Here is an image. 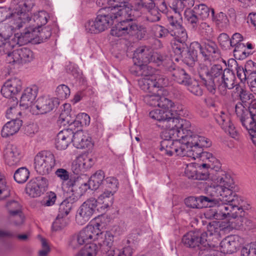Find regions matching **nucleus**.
<instances>
[{"mask_svg":"<svg viewBox=\"0 0 256 256\" xmlns=\"http://www.w3.org/2000/svg\"><path fill=\"white\" fill-rule=\"evenodd\" d=\"M56 199V194L50 192L46 193V196L41 200L40 203L42 206H50L54 205Z\"/></svg>","mask_w":256,"mask_h":256,"instance_id":"59","label":"nucleus"},{"mask_svg":"<svg viewBox=\"0 0 256 256\" xmlns=\"http://www.w3.org/2000/svg\"><path fill=\"white\" fill-rule=\"evenodd\" d=\"M166 134H168V136L170 138L164 139L161 142L160 150L168 156H172L176 154V156H184V148L186 147V145L182 142V138H173V136L168 134V131Z\"/></svg>","mask_w":256,"mask_h":256,"instance_id":"10","label":"nucleus"},{"mask_svg":"<svg viewBox=\"0 0 256 256\" xmlns=\"http://www.w3.org/2000/svg\"><path fill=\"white\" fill-rule=\"evenodd\" d=\"M132 10L124 4H116L100 10L95 20L102 32L116 20L118 22L110 30L112 36L120 37L127 34H133L138 30V26L132 18Z\"/></svg>","mask_w":256,"mask_h":256,"instance_id":"1","label":"nucleus"},{"mask_svg":"<svg viewBox=\"0 0 256 256\" xmlns=\"http://www.w3.org/2000/svg\"><path fill=\"white\" fill-rule=\"evenodd\" d=\"M216 180L218 184H222V197L218 198V200L228 202V200H232V199L234 200L236 198L238 200V203L244 204L243 200L232 192V189L233 188V180L229 174H218L216 176Z\"/></svg>","mask_w":256,"mask_h":256,"instance_id":"11","label":"nucleus"},{"mask_svg":"<svg viewBox=\"0 0 256 256\" xmlns=\"http://www.w3.org/2000/svg\"><path fill=\"white\" fill-rule=\"evenodd\" d=\"M72 208V202L70 198L64 200L60 205L58 214L68 216Z\"/></svg>","mask_w":256,"mask_h":256,"instance_id":"51","label":"nucleus"},{"mask_svg":"<svg viewBox=\"0 0 256 256\" xmlns=\"http://www.w3.org/2000/svg\"><path fill=\"white\" fill-rule=\"evenodd\" d=\"M74 146L77 148H90L93 146L94 143L89 134L81 130H76L72 135Z\"/></svg>","mask_w":256,"mask_h":256,"instance_id":"26","label":"nucleus"},{"mask_svg":"<svg viewBox=\"0 0 256 256\" xmlns=\"http://www.w3.org/2000/svg\"><path fill=\"white\" fill-rule=\"evenodd\" d=\"M152 30L154 36L158 38H164L167 36L168 34H170V28H166L160 25H154Z\"/></svg>","mask_w":256,"mask_h":256,"instance_id":"53","label":"nucleus"},{"mask_svg":"<svg viewBox=\"0 0 256 256\" xmlns=\"http://www.w3.org/2000/svg\"><path fill=\"white\" fill-rule=\"evenodd\" d=\"M190 128H182L180 131H177L174 136L182 138V142L186 145V147L184 148V156L192 157L194 159L200 158L202 160L206 159L210 163L216 162V158L212 153L203 152L202 148H208L211 146L210 140L204 136L194 134L190 130Z\"/></svg>","mask_w":256,"mask_h":256,"instance_id":"2","label":"nucleus"},{"mask_svg":"<svg viewBox=\"0 0 256 256\" xmlns=\"http://www.w3.org/2000/svg\"><path fill=\"white\" fill-rule=\"evenodd\" d=\"M34 168L38 173L44 175L49 174L56 164V159L50 151L39 152L34 158Z\"/></svg>","mask_w":256,"mask_h":256,"instance_id":"9","label":"nucleus"},{"mask_svg":"<svg viewBox=\"0 0 256 256\" xmlns=\"http://www.w3.org/2000/svg\"><path fill=\"white\" fill-rule=\"evenodd\" d=\"M250 118H246V119L242 120V126L248 132L250 136V139L252 140L254 144L256 146V126L254 128H250L248 123V120Z\"/></svg>","mask_w":256,"mask_h":256,"instance_id":"60","label":"nucleus"},{"mask_svg":"<svg viewBox=\"0 0 256 256\" xmlns=\"http://www.w3.org/2000/svg\"><path fill=\"white\" fill-rule=\"evenodd\" d=\"M170 34L174 38L171 43L174 52L177 55L181 54L188 48L186 44L188 39L186 30L181 25L176 28H170Z\"/></svg>","mask_w":256,"mask_h":256,"instance_id":"14","label":"nucleus"},{"mask_svg":"<svg viewBox=\"0 0 256 256\" xmlns=\"http://www.w3.org/2000/svg\"><path fill=\"white\" fill-rule=\"evenodd\" d=\"M200 48V47L199 42H192L187 52L183 57L184 63L190 68L194 67L197 60L198 48Z\"/></svg>","mask_w":256,"mask_h":256,"instance_id":"35","label":"nucleus"},{"mask_svg":"<svg viewBox=\"0 0 256 256\" xmlns=\"http://www.w3.org/2000/svg\"><path fill=\"white\" fill-rule=\"evenodd\" d=\"M37 96V90L31 88H26L20 98V106L28 107L32 106Z\"/></svg>","mask_w":256,"mask_h":256,"instance_id":"40","label":"nucleus"},{"mask_svg":"<svg viewBox=\"0 0 256 256\" xmlns=\"http://www.w3.org/2000/svg\"><path fill=\"white\" fill-rule=\"evenodd\" d=\"M195 12L202 19L208 18L210 15L211 8H210L205 4H200L194 8Z\"/></svg>","mask_w":256,"mask_h":256,"instance_id":"52","label":"nucleus"},{"mask_svg":"<svg viewBox=\"0 0 256 256\" xmlns=\"http://www.w3.org/2000/svg\"><path fill=\"white\" fill-rule=\"evenodd\" d=\"M208 246L206 245L203 248L200 247L198 256H218V252L210 248L209 244Z\"/></svg>","mask_w":256,"mask_h":256,"instance_id":"64","label":"nucleus"},{"mask_svg":"<svg viewBox=\"0 0 256 256\" xmlns=\"http://www.w3.org/2000/svg\"><path fill=\"white\" fill-rule=\"evenodd\" d=\"M22 120L15 118L7 122L3 126L1 134L3 138H8L16 133L22 126Z\"/></svg>","mask_w":256,"mask_h":256,"instance_id":"37","label":"nucleus"},{"mask_svg":"<svg viewBox=\"0 0 256 256\" xmlns=\"http://www.w3.org/2000/svg\"><path fill=\"white\" fill-rule=\"evenodd\" d=\"M198 16L194 10H188L184 12L185 18L192 25L193 28L196 29L198 26L199 21Z\"/></svg>","mask_w":256,"mask_h":256,"instance_id":"49","label":"nucleus"},{"mask_svg":"<svg viewBox=\"0 0 256 256\" xmlns=\"http://www.w3.org/2000/svg\"><path fill=\"white\" fill-rule=\"evenodd\" d=\"M132 60L134 66L152 62L158 66L163 65L166 62L172 64V60L164 55L154 51L148 46H142L138 48L134 54Z\"/></svg>","mask_w":256,"mask_h":256,"instance_id":"6","label":"nucleus"},{"mask_svg":"<svg viewBox=\"0 0 256 256\" xmlns=\"http://www.w3.org/2000/svg\"><path fill=\"white\" fill-rule=\"evenodd\" d=\"M225 72L220 64L213 65L210 70L206 72V77L201 75L200 76L207 90L212 94H214L216 90V84L220 82L221 77Z\"/></svg>","mask_w":256,"mask_h":256,"instance_id":"13","label":"nucleus"},{"mask_svg":"<svg viewBox=\"0 0 256 256\" xmlns=\"http://www.w3.org/2000/svg\"><path fill=\"white\" fill-rule=\"evenodd\" d=\"M98 247L95 243H90L86 244L84 248L80 250L76 256H96Z\"/></svg>","mask_w":256,"mask_h":256,"instance_id":"42","label":"nucleus"},{"mask_svg":"<svg viewBox=\"0 0 256 256\" xmlns=\"http://www.w3.org/2000/svg\"><path fill=\"white\" fill-rule=\"evenodd\" d=\"M104 172L102 170H97L93 175H92L88 181V184L84 183V186L85 190L88 188L92 190H97L100 186L103 183L104 178Z\"/></svg>","mask_w":256,"mask_h":256,"instance_id":"38","label":"nucleus"},{"mask_svg":"<svg viewBox=\"0 0 256 256\" xmlns=\"http://www.w3.org/2000/svg\"><path fill=\"white\" fill-rule=\"evenodd\" d=\"M20 36L18 34H15L14 38L8 40L10 36V32H7L6 30H2L0 32V54L8 55L10 51L14 46V44H18L17 43V37Z\"/></svg>","mask_w":256,"mask_h":256,"instance_id":"28","label":"nucleus"},{"mask_svg":"<svg viewBox=\"0 0 256 256\" xmlns=\"http://www.w3.org/2000/svg\"><path fill=\"white\" fill-rule=\"evenodd\" d=\"M10 218L16 225H20L24 221V215L22 210V205L16 200H8L4 206Z\"/></svg>","mask_w":256,"mask_h":256,"instance_id":"20","label":"nucleus"},{"mask_svg":"<svg viewBox=\"0 0 256 256\" xmlns=\"http://www.w3.org/2000/svg\"><path fill=\"white\" fill-rule=\"evenodd\" d=\"M34 6L31 0H15L13 2L12 12L6 16V18L12 19L13 28L19 30L30 22V13Z\"/></svg>","mask_w":256,"mask_h":256,"instance_id":"5","label":"nucleus"},{"mask_svg":"<svg viewBox=\"0 0 256 256\" xmlns=\"http://www.w3.org/2000/svg\"><path fill=\"white\" fill-rule=\"evenodd\" d=\"M70 222L67 216H60L58 214L56 220L52 224V229L56 231L60 230L68 225Z\"/></svg>","mask_w":256,"mask_h":256,"instance_id":"46","label":"nucleus"},{"mask_svg":"<svg viewBox=\"0 0 256 256\" xmlns=\"http://www.w3.org/2000/svg\"><path fill=\"white\" fill-rule=\"evenodd\" d=\"M52 34L49 28H26L24 31L17 37V43L19 46L29 42L40 44L49 38Z\"/></svg>","mask_w":256,"mask_h":256,"instance_id":"7","label":"nucleus"},{"mask_svg":"<svg viewBox=\"0 0 256 256\" xmlns=\"http://www.w3.org/2000/svg\"><path fill=\"white\" fill-rule=\"evenodd\" d=\"M86 30L90 34H98L102 32L96 20H90L85 24Z\"/></svg>","mask_w":256,"mask_h":256,"instance_id":"61","label":"nucleus"},{"mask_svg":"<svg viewBox=\"0 0 256 256\" xmlns=\"http://www.w3.org/2000/svg\"><path fill=\"white\" fill-rule=\"evenodd\" d=\"M211 14L213 20L218 27H225L228 24V20L227 16L224 12H220L215 16L214 9L211 8Z\"/></svg>","mask_w":256,"mask_h":256,"instance_id":"44","label":"nucleus"},{"mask_svg":"<svg viewBox=\"0 0 256 256\" xmlns=\"http://www.w3.org/2000/svg\"><path fill=\"white\" fill-rule=\"evenodd\" d=\"M34 58L33 52L28 48H22L10 51L6 56V61L8 64H20L30 62Z\"/></svg>","mask_w":256,"mask_h":256,"instance_id":"18","label":"nucleus"},{"mask_svg":"<svg viewBox=\"0 0 256 256\" xmlns=\"http://www.w3.org/2000/svg\"><path fill=\"white\" fill-rule=\"evenodd\" d=\"M6 164L12 166L17 164L20 160V152L16 146L8 145L4 152Z\"/></svg>","mask_w":256,"mask_h":256,"instance_id":"34","label":"nucleus"},{"mask_svg":"<svg viewBox=\"0 0 256 256\" xmlns=\"http://www.w3.org/2000/svg\"><path fill=\"white\" fill-rule=\"evenodd\" d=\"M48 14L44 10L39 11L34 14L32 19L36 26L34 27L41 28L42 26L45 25L48 22Z\"/></svg>","mask_w":256,"mask_h":256,"instance_id":"45","label":"nucleus"},{"mask_svg":"<svg viewBox=\"0 0 256 256\" xmlns=\"http://www.w3.org/2000/svg\"><path fill=\"white\" fill-rule=\"evenodd\" d=\"M212 201L210 202V206L208 207H212L210 210L212 216L216 220H224L226 218H232L230 221L232 227L234 228H238L242 224L241 223L242 218L238 217L237 214L238 210H242L244 204L238 203V200L232 199L228 200V202H222L214 198H210Z\"/></svg>","mask_w":256,"mask_h":256,"instance_id":"3","label":"nucleus"},{"mask_svg":"<svg viewBox=\"0 0 256 256\" xmlns=\"http://www.w3.org/2000/svg\"><path fill=\"white\" fill-rule=\"evenodd\" d=\"M162 66L166 70L172 72V75L173 76V79L178 83L186 86V84H188L189 81L191 80L190 76L186 71L182 68H176V66L172 62V64L164 62Z\"/></svg>","mask_w":256,"mask_h":256,"instance_id":"25","label":"nucleus"},{"mask_svg":"<svg viewBox=\"0 0 256 256\" xmlns=\"http://www.w3.org/2000/svg\"><path fill=\"white\" fill-rule=\"evenodd\" d=\"M90 118L86 113H80L76 117V121L74 124L76 126V130H80L82 126H86L90 124Z\"/></svg>","mask_w":256,"mask_h":256,"instance_id":"47","label":"nucleus"},{"mask_svg":"<svg viewBox=\"0 0 256 256\" xmlns=\"http://www.w3.org/2000/svg\"><path fill=\"white\" fill-rule=\"evenodd\" d=\"M130 72L136 76H142L144 78L156 76L154 75L155 72V68L148 66L147 64L137 66H132L130 68Z\"/></svg>","mask_w":256,"mask_h":256,"instance_id":"39","label":"nucleus"},{"mask_svg":"<svg viewBox=\"0 0 256 256\" xmlns=\"http://www.w3.org/2000/svg\"><path fill=\"white\" fill-rule=\"evenodd\" d=\"M70 89L65 84H60L56 88V94L58 98L62 100L67 98L70 94Z\"/></svg>","mask_w":256,"mask_h":256,"instance_id":"55","label":"nucleus"},{"mask_svg":"<svg viewBox=\"0 0 256 256\" xmlns=\"http://www.w3.org/2000/svg\"><path fill=\"white\" fill-rule=\"evenodd\" d=\"M96 240L100 248L104 252H107L106 256L108 254L109 251L114 250H111V247L114 242V235H112L108 230L102 232L100 228V232L96 236Z\"/></svg>","mask_w":256,"mask_h":256,"instance_id":"31","label":"nucleus"},{"mask_svg":"<svg viewBox=\"0 0 256 256\" xmlns=\"http://www.w3.org/2000/svg\"><path fill=\"white\" fill-rule=\"evenodd\" d=\"M236 90L238 93L239 96L242 102H238L235 106V112L242 125L243 118L252 117L250 111L251 108L254 104H256V100H254V95L242 88L240 85L236 86Z\"/></svg>","mask_w":256,"mask_h":256,"instance_id":"8","label":"nucleus"},{"mask_svg":"<svg viewBox=\"0 0 256 256\" xmlns=\"http://www.w3.org/2000/svg\"><path fill=\"white\" fill-rule=\"evenodd\" d=\"M198 50L205 60L210 61L218 60L221 56L220 51L216 44L211 40H206Z\"/></svg>","mask_w":256,"mask_h":256,"instance_id":"21","label":"nucleus"},{"mask_svg":"<svg viewBox=\"0 0 256 256\" xmlns=\"http://www.w3.org/2000/svg\"><path fill=\"white\" fill-rule=\"evenodd\" d=\"M234 55L238 56L240 58L244 59L248 56L250 53L246 52V48L244 44H238L234 46Z\"/></svg>","mask_w":256,"mask_h":256,"instance_id":"58","label":"nucleus"},{"mask_svg":"<svg viewBox=\"0 0 256 256\" xmlns=\"http://www.w3.org/2000/svg\"><path fill=\"white\" fill-rule=\"evenodd\" d=\"M188 86V90L192 94L196 96H201L202 94L203 91L197 81H189L188 84H186Z\"/></svg>","mask_w":256,"mask_h":256,"instance_id":"56","label":"nucleus"},{"mask_svg":"<svg viewBox=\"0 0 256 256\" xmlns=\"http://www.w3.org/2000/svg\"><path fill=\"white\" fill-rule=\"evenodd\" d=\"M132 248L128 246L124 248L122 252L118 250L109 251L108 254L107 256H132Z\"/></svg>","mask_w":256,"mask_h":256,"instance_id":"63","label":"nucleus"},{"mask_svg":"<svg viewBox=\"0 0 256 256\" xmlns=\"http://www.w3.org/2000/svg\"><path fill=\"white\" fill-rule=\"evenodd\" d=\"M214 118L217 123L226 133L232 138H238V133L232 122L228 114L221 111L220 113L215 114Z\"/></svg>","mask_w":256,"mask_h":256,"instance_id":"22","label":"nucleus"},{"mask_svg":"<svg viewBox=\"0 0 256 256\" xmlns=\"http://www.w3.org/2000/svg\"><path fill=\"white\" fill-rule=\"evenodd\" d=\"M73 134L74 132L68 130H63L59 132L56 138V148L60 150L66 149L72 142Z\"/></svg>","mask_w":256,"mask_h":256,"instance_id":"36","label":"nucleus"},{"mask_svg":"<svg viewBox=\"0 0 256 256\" xmlns=\"http://www.w3.org/2000/svg\"><path fill=\"white\" fill-rule=\"evenodd\" d=\"M22 88V82L18 78L8 80L1 88V93L6 98H12Z\"/></svg>","mask_w":256,"mask_h":256,"instance_id":"27","label":"nucleus"},{"mask_svg":"<svg viewBox=\"0 0 256 256\" xmlns=\"http://www.w3.org/2000/svg\"><path fill=\"white\" fill-rule=\"evenodd\" d=\"M158 92H151L152 94H146L144 96V101L148 105L151 106H156L160 100V95Z\"/></svg>","mask_w":256,"mask_h":256,"instance_id":"48","label":"nucleus"},{"mask_svg":"<svg viewBox=\"0 0 256 256\" xmlns=\"http://www.w3.org/2000/svg\"><path fill=\"white\" fill-rule=\"evenodd\" d=\"M118 180L113 176L106 178L102 184L104 188V192L100 194L98 200L103 204V206L108 208L113 203V195L117 191L118 187Z\"/></svg>","mask_w":256,"mask_h":256,"instance_id":"12","label":"nucleus"},{"mask_svg":"<svg viewBox=\"0 0 256 256\" xmlns=\"http://www.w3.org/2000/svg\"><path fill=\"white\" fill-rule=\"evenodd\" d=\"M210 198L206 196H190L184 200V204L188 208H207L212 201Z\"/></svg>","mask_w":256,"mask_h":256,"instance_id":"33","label":"nucleus"},{"mask_svg":"<svg viewBox=\"0 0 256 256\" xmlns=\"http://www.w3.org/2000/svg\"><path fill=\"white\" fill-rule=\"evenodd\" d=\"M57 104L56 100L42 96L38 98L32 106L37 109L38 114H42L52 110Z\"/></svg>","mask_w":256,"mask_h":256,"instance_id":"30","label":"nucleus"},{"mask_svg":"<svg viewBox=\"0 0 256 256\" xmlns=\"http://www.w3.org/2000/svg\"><path fill=\"white\" fill-rule=\"evenodd\" d=\"M244 242V240L238 235H230L223 239L220 243V250L224 254H230Z\"/></svg>","mask_w":256,"mask_h":256,"instance_id":"23","label":"nucleus"},{"mask_svg":"<svg viewBox=\"0 0 256 256\" xmlns=\"http://www.w3.org/2000/svg\"><path fill=\"white\" fill-rule=\"evenodd\" d=\"M224 229L221 224L214 222H210L207 226V231L203 233L206 234V238L209 236L220 235V231Z\"/></svg>","mask_w":256,"mask_h":256,"instance_id":"50","label":"nucleus"},{"mask_svg":"<svg viewBox=\"0 0 256 256\" xmlns=\"http://www.w3.org/2000/svg\"><path fill=\"white\" fill-rule=\"evenodd\" d=\"M100 224H88L81 230L76 236V242L79 245L87 244L96 240V236L100 232Z\"/></svg>","mask_w":256,"mask_h":256,"instance_id":"19","label":"nucleus"},{"mask_svg":"<svg viewBox=\"0 0 256 256\" xmlns=\"http://www.w3.org/2000/svg\"><path fill=\"white\" fill-rule=\"evenodd\" d=\"M26 190V193L32 198L38 197L44 192L36 182L32 180L27 184Z\"/></svg>","mask_w":256,"mask_h":256,"instance_id":"43","label":"nucleus"},{"mask_svg":"<svg viewBox=\"0 0 256 256\" xmlns=\"http://www.w3.org/2000/svg\"><path fill=\"white\" fill-rule=\"evenodd\" d=\"M236 77L233 72L228 68H225L222 76L221 77L220 82H218V90L222 95H226V89L231 90L233 88L234 85V80Z\"/></svg>","mask_w":256,"mask_h":256,"instance_id":"29","label":"nucleus"},{"mask_svg":"<svg viewBox=\"0 0 256 256\" xmlns=\"http://www.w3.org/2000/svg\"><path fill=\"white\" fill-rule=\"evenodd\" d=\"M198 30L200 34L204 38H210L212 36V28L205 22H202L200 24Z\"/></svg>","mask_w":256,"mask_h":256,"instance_id":"54","label":"nucleus"},{"mask_svg":"<svg viewBox=\"0 0 256 256\" xmlns=\"http://www.w3.org/2000/svg\"><path fill=\"white\" fill-rule=\"evenodd\" d=\"M54 174L56 176L59 178L62 184L69 180L70 178V172L63 168L57 169Z\"/></svg>","mask_w":256,"mask_h":256,"instance_id":"62","label":"nucleus"},{"mask_svg":"<svg viewBox=\"0 0 256 256\" xmlns=\"http://www.w3.org/2000/svg\"><path fill=\"white\" fill-rule=\"evenodd\" d=\"M97 200L90 198L82 203L77 210L76 220L78 224L83 225L90 218L97 206Z\"/></svg>","mask_w":256,"mask_h":256,"instance_id":"16","label":"nucleus"},{"mask_svg":"<svg viewBox=\"0 0 256 256\" xmlns=\"http://www.w3.org/2000/svg\"><path fill=\"white\" fill-rule=\"evenodd\" d=\"M150 118L157 122V126L168 131L170 135L176 136L177 131L186 129L191 126L190 122L186 119L172 117L170 110L154 109L149 112Z\"/></svg>","mask_w":256,"mask_h":256,"instance_id":"4","label":"nucleus"},{"mask_svg":"<svg viewBox=\"0 0 256 256\" xmlns=\"http://www.w3.org/2000/svg\"><path fill=\"white\" fill-rule=\"evenodd\" d=\"M240 254L241 256H256V242L243 247Z\"/></svg>","mask_w":256,"mask_h":256,"instance_id":"57","label":"nucleus"},{"mask_svg":"<svg viewBox=\"0 0 256 256\" xmlns=\"http://www.w3.org/2000/svg\"><path fill=\"white\" fill-rule=\"evenodd\" d=\"M168 80L164 76L142 78L138 80L140 88L144 91L151 93L158 92L159 88L166 86Z\"/></svg>","mask_w":256,"mask_h":256,"instance_id":"15","label":"nucleus"},{"mask_svg":"<svg viewBox=\"0 0 256 256\" xmlns=\"http://www.w3.org/2000/svg\"><path fill=\"white\" fill-rule=\"evenodd\" d=\"M63 107L64 109L59 117V121L62 125L67 126L64 130L74 132L76 130V126L74 124L76 118L74 114H71V106L69 104H64Z\"/></svg>","mask_w":256,"mask_h":256,"instance_id":"24","label":"nucleus"},{"mask_svg":"<svg viewBox=\"0 0 256 256\" xmlns=\"http://www.w3.org/2000/svg\"><path fill=\"white\" fill-rule=\"evenodd\" d=\"M94 163V160L93 158L87 156H80L72 164L73 172L76 174H79L82 172H84L90 168Z\"/></svg>","mask_w":256,"mask_h":256,"instance_id":"32","label":"nucleus"},{"mask_svg":"<svg viewBox=\"0 0 256 256\" xmlns=\"http://www.w3.org/2000/svg\"><path fill=\"white\" fill-rule=\"evenodd\" d=\"M183 244L190 248L204 247L208 245L207 242L206 234L202 233L198 230L190 231L182 236Z\"/></svg>","mask_w":256,"mask_h":256,"instance_id":"17","label":"nucleus"},{"mask_svg":"<svg viewBox=\"0 0 256 256\" xmlns=\"http://www.w3.org/2000/svg\"><path fill=\"white\" fill-rule=\"evenodd\" d=\"M30 176V172L25 167L18 168L14 172V180L19 184L24 183Z\"/></svg>","mask_w":256,"mask_h":256,"instance_id":"41","label":"nucleus"}]
</instances>
